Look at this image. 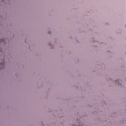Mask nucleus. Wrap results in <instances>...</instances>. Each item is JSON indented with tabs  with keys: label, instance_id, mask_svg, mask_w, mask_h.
<instances>
[{
	"label": "nucleus",
	"instance_id": "f257e3e1",
	"mask_svg": "<svg viewBox=\"0 0 126 126\" xmlns=\"http://www.w3.org/2000/svg\"><path fill=\"white\" fill-rule=\"evenodd\" d=\"M0 65H2V66H4V63H1Z\"/></svg>",
	"mask_w": 126,
	"mask_h": 126
},
{
	"label": "nucleus",
	"instance_id": "f03ea898",
	"mask_svg": "<svg viewBox=\"0 0 126 126\" xmlns=\"http://www.w3.org/2000/svg\"><path fill=\"white\" fill-rule=\"evenodd\" d=\"M116 83L118 84V85L119 86V84L118 81H116Z\"/></svg>",
	"mask_w": 126,
	"mask_h": 126
},
{
	"label": "nucleus",
	"instance_id": "7ed1b4c3",
	"mask_svg": "<svg viewBox=\"0 0 126 126\" xmlns=\"http://www.w3.org/2000/svg\"><path fill=\"white\" fill-rule=\"evenodd\" d=\"M3 41V39H0V43H1V41Z\"/></svg>",
	"mask_w": 126,
	"mask_h": 126
},
{
	"label": "nucleus",
	"instance_id": "20e7f679",
	"mask_svg": "<svg viewBox=\"0 0 126 126\" xmlns=\"http://www.w3.org/2000/svg\"><path fill=\"white\" fill-rule=\"evenodd\" d=\"M48 33H49V34H50V33H51V32H49Z\"/></svg>",
	"mask_w": 126,
	"mask_h": 126
},
{
	"label": "nucleus",
	"instance_id": "39448f33",
	"mask_svg": "<svg viewBox=\"0 0 126 126\" xmlns=\"http://www.w3.org/2000/svg\"><path fill=\"white\" fill-rule=\"evenodd\" d=\"M81 126H83V125H82Z\"/></svg>",
	"mask_w": 126,
	"mask_h": 126
}]
</instances>
